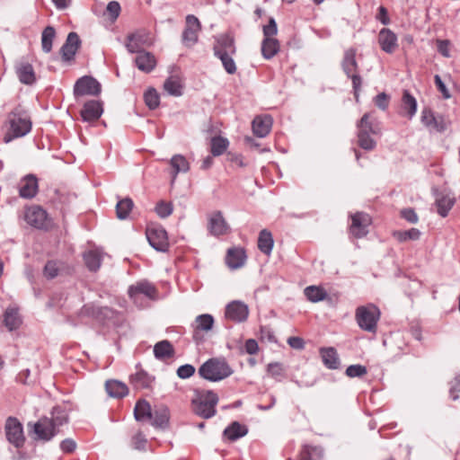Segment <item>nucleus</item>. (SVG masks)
I'll return each mask as SVG.
<instances>
[{
  "mask_svg": "<svg viewBox=\"0 0 460 460\" xmlns=\"http://www.w3.org/2000/svg\"><path fill=\"white\" fill-rule=\"evenodd\" d=\"M101 92V84L91 75L80 77L74 85V95L75 98L85 95L98 96Z\"/></svg>",
  "mask_w": 460,
  "mask_h": 460,
  "instance_id": "8",
  "label": "nucleus"
},
{
  "mask_svg": "<svg viewBox=\"0 0 460 460\" xmlns=\"http://www.w3.org/2000/svg\"><path fill=\"white\" fill-rule=\"evenodd\" d=\"M157 61L155 57L148 51L139 52L135 58L136 66L144 73L152 72L156 66Z\"/></svg>",
  "mask_w": 460,
  "mask_h": 460,
  "instance_id": "24",
  "label": "nucleus"
},
{
  "mask_svg": "<svg viewBox=\"0 0 460 460\" xmlns=\"http://www.w3.org/2000/svg\"><path fill=\"white\" fill-rule=\"evenodd\" d=\"M164 89L171 95L181 96L182 94V84L178 76H169L164 84Z\"/></svg>",
  "mask_w": 460,
  "mask_h": 460,
  "instance_id": "46",
  "label": "nucleus"
},
{
  "mask_svg": "<svg viewBox=\"0 0 460 460\" xmlns=\"http://www.w3.org/2000/svg\"><path fill=\"white\" fill-rule=\"evenodd\" d=\"M61 262L58 261H48L43 269V275L48 279H55L60 271Z\"/></svg>",
  "mask_w": 460,
  "mask_h": 460,
  "instance_id": "53",
  "label": "nucleus"
},
{
  "mask_svg": "<svg viewBox=\"0 0 460 460\" xmlns=\"http://www.w3.org/2000/svg\"><path fill=\"white\" fill-rule=\"evenodd\" d=\"M24 219L28 225L40 230H48L51 226V219L47 211L40 206L26 208Z\"/></svg>",
  "mask_w": 460,
  "mask_h": 460,
  "instance_id": "7",
  "label": "nucleus"
},
{
  "mask_svg": "<svg viewBox=\"0 0 460 460\" xmlns=\"http://www.w3.org/2000/svg\"><path fill=\"white\" fill-rule=\"evenodd\" d=\"M217 402V394L212 391H208L192 399L191 408L193 412L198 416L203 419H209L216 414Z\"/></svg>",
  "mask_w": 460,
  "mask_h": 460,
  "instance_id": "6",
  "label": "nucleus"
},
{
  "mask_svg": "<svg viewBox=\"0 0 460 460\" xmlns=\"http://www.w3.org/2000/svg\"><path fill=\"white\" fill-rule=\"evenodd\" d=\"M38 179L32 174L26 175L22 179L19 187V195L23 199H32L38 193Z\"/></svg>",
  "mask_w": 460,
  "mask_h": 460,
  "instance_id": "22",
  "label": "nucleus"
},
{
  "mask_svg": "<svg viewBox=\"0 0 460 460\" xmlns=\"http://www.w3.org/2000/svg\"><path fill=\"white\" fill-rule=\"evenodd\" d=\"M195 373V367L190 364H185L178 367L177 376L181 379L192 376Z\"/></svg>",
  "mask_w": 460,
  "mask_h": 460,
  "instance_id": "59",
  "label": "nucleus"
},
{
  "mask_svg": "<svg viewBox=\"0 0 460 460\" xmlns=\"http://www.w3.org/2000/svg\"><path fill=\"white\" fill-rule=\"evenodd\" d=\"M103 112L102 102L100 101L91 100L86 102L81 111V117L84 121H96Z\"/></svg>",
  "mask_w": 460,
  "mask_h": 460,
  "instance_id": "19",
  "label": "nucleus"
},
{
  "mask_svg": "<svg viewBox=\"0 0 460 460\" xmlns=\"http://www.w3.org/2000/svg\"><path fill=\"white\" fill-rule=\"evenodd\" d=\"M367 373V367L362 365H350L346 369V375L349 377H361Z\"/></svg>",
  "mask_w": 460,
  "mask_h": 460,
  "instance_id": "56",
  "label": "nucleus"
},
{
  "mask_svg": "<svg viewBox=\"0 0 460 460\" xmlns=\"http://www.w3.org/2000/svg\"><path fill=\"white\" fill-rule=\"evenodd\" d=\"M273 244L274 241L271 233L267 229L261 230L258 237L259 250L262 253L270 255L272 252Z\"/></svg>",
  "mask_w": 460,
  "mask_h": 460,
  "instance_id": "39",
  "label": "nucleus"
},
{
  "mask_svg": "<svg viewBox=\"0 0 460 460\" xmlns=\"http://www.w3.org/2000/svg\"><path fill=\"white\" fill-rule=\"evenodd\" d=\"M33 432L36 439L49 441L59 432V429L54 426L49 418L41 417L33 424Z\"/></svg>",
  "mask_w": 460,
  "mask_h": 460,
  "instance_id": "14",
  "label": "nucleus"
},
{
  "mask_svg": "<svg viewBox=\"0 0 460 460\" xmlns=\"http://www.w3.org/2000/svg\"><path fill=\"white\" fill-rule=\"evenodd\" d=\"M213 52L222 63L225 71L229 75L236 73L237 66L234 60L237 49L235 40L232 33L226 32L215 38Z\"/></svg>",
  "mask_w": 460,
  "mask_h": 460,
  "instance_id": "2",
  "label": "nucleus"
},
{
  "mask_svg": "<svg viewBox=\"0 0 460 460\" xmlns=\"http://www.w3.org/2000/svg\"><path fill=\"white\" fill-rule=\"evenodd\" d=\"M371 224L372 218L367 213L357 212L351 215L349 234L357 239L365 237L368 234V227Z\"/></svg>",
  "mask_w": 460,
  "mask_h": 460,
  "instance_id": "12",
  "label": "nucleus"
},
{
  "mask_svg": "<svg viewBox=\"0 0 460 460\" xmlns=\"http://www.w3.org/2000/svg\"><path fill=\"white\" fill-rule=\"evenodd\" d=\"M320 355L324 366L330 369H337L340 366V359L336 349L332 347L321 348Z\"/></svg>",
  "mask_w": 460,
  "mask_h": 460,
  "instance_id": "31",
  "label": "nucleus"
},
{
  "mask_svg": "<svg viewBox=\"0 0 460 460\" xmlns=\"http://www.w3.org/2000/svg\"><path fill=\"white\" fill-rule=\"evenodd\" d=\"M422 121L426 126L432 127L438 132L444 131L447 128L444 119L436 117L430 111L423 112Z\"/></svg>",
  "mask_w": 460,
  "mask_h": 460,
  "instance_id": "42",
  "label": "nucleus"
},
{
  "mask_svg": "<svg viewBox=\"0 0 460 460\" xmlns=\"http://www.w3.org/2000/svg\"><path fill=\"white\" fill-rule=\"evenodd\" d=\"M249 315L248 305L243 302L234 300L227 304L225 309V317L233 323H243Z\"/></svg>",
  "mask_w": 460,
  "mask_h": 460,
  "instance_id": "15",
  "label": "nucleus"
},
{
  "mask_svg": "<svg viewBox=\"0 0 460 460\" xmlns=\"http://www.w3.org/2000/svg\"><path fill=\"white\" fill-rule=\"evenodd\" d=\"M417 102L416 99L409 93V91H403L402 97V111L401 114L406 115L409 119H411L416 113Z\"/></svg>",
  "mask_w": 460,
  "mask_h": 460,
  "instance_id": "34",
  "label": "nucleus"
},
{
  "mask_svg": "<svg viewBox=\"0 0 460 460\" xmlns=\"http://www.w3.org/2000/svg\"><path fill=\"white\" fill-rule=\"evenodd\" d=\"M153 424L157 427H164L167 425L169 421V412L167 409H161L159 411H155L153 413Z\"/></svg>",
  "mask_w": 460,
  "mask_h": 460,
  "instance_id": "54",
  "label": "nucleus"
},
{
  "mask_svg": "<svg viewBox=\"0 0 460 460\" xmlns=\"http://www.w3.org/2000/svg\"><path fill=\"white\" fill-rule=\"evenodd\" d=\"M357 49L349 48L344 51L341 67L345 75L351 79L354 96L358 102L359 92L362 85V77L359 75V67L356 60Z\"/></svg>",
  "mask_w": 460,
  "mask_h": 460,
  "instance_id": "5",
  "label": "nucleus"
},
{
  "mask_svg": "<svg viewBox=\"0 0 460 460\" xmlns=\"http://www.w3.org/2000/svg\"><path fill=\"white\" fill-rule=\"evenodd\" d=\"M437 206V211L438 213L445 217L447 216L449 210L452 208V207L455 204V199L450 198L447 194L443 193H438L436 196V202Z\"/></svg>",
  "mask_w": 460,
  "mask_h": 460,
  "instance_id": "36",
  "label": "nucleus"
},
{
  "mask_svg": "<svg viewBox=\"0 0 460 460\" xmlns=\"http://www.w3.org/2000/svg\"><path fill=\"white\" fill-rule=\"evenodd\" d=\"M267 371L275 378L284 376V368L280 363H270L267 367Z\"/></svg>",
  "mask_w": 460,
  "mask_h": 460,
  "instance_id": "60",
  "label": "nucleus"
},
{
  "mask_svg": "<svg viewBox=\"0 0 460 460\" xmlns=\"http://www.w3.org/2000/svg\"><path fill=\"white\" fill-rule=\"evenodd\" d=\"M229 141L221 136L213 137L210 140V152L214 156L223 155L228 148Z\"/></svg>",
  "mask_w": 460,
  "mask_h": 460,
  "instance_id": "45",
  "label": "nucleus"
},
{
  "mask_svg": "<svg viewBox=\"0 0 460 460\" xmlns=\"http://www.w3.org/2000/svg\"><path fill=\"white\" fill-rule=\"evenodd\" d=\"M149 244L158 252H165L169 249L167 232L161 226H148L146 231Z\"/></svg>",
  "mask_w": 460,
  "mask_h": 460,
  "instance_id": "9",
  "label": "nucleus"
},
{
  "mask_svg": "<svg viewBox=\"0 0 460 460\" xmlns=\"http://www.w3.org/2000/svg\"><path fill=\"white\" fill-rule=\"evenodd\" d=\"M22 317L17 307L9 306L4 313L3 323L8 331L17 330L22 325Z\"/></svg>",
  "mask_w": 460,
  "mask_h": 460,
  "instance_id": "28",
  "label": "nucleus"
},
{
  "mask_svg": "<svg viewBox=\"0 0 460 460\" xmlns=\"http://www.w3.org/2000/svg\"><path fill=\"white\" fill-rule=\"evenodd\" d=\"M358 130H365L368 134L379 135L381 128L378 121L374 119L371 113H365L357 124Z\"/></svg>",
  "mask_w": 460,
  "mask_h": 460,
  "instance_id": "30",
  "label": "nucleus"
},
{
  "mask_svg": "<svg viewBox=\"0 0 460 460\" xmlns=\"http://www.w3.org/2000/svg\"><path fill=\"white\" fill-rule=\"evenodd\" d=\"M105 388L110 396L115 398H122L128 393V386L117 380H109L105 384Z\"/></svg>",
  "mask_w": 460,
  "mask_h": 460,
  "instance_id": "35",
  "label": "nucleus"
},
{
  "mask_svg": "<svg viewBox=\"0 0 460 460\" xmlns=\"http://www.w3.org/2000/svg\"><path fill=\"white\" fill-rule=\"evenodd\" d=\"M208 230L211 234L219 236L228 233L229 226L221 211L212 213L208 220Z\"/></svg>",
  "mask_w": 460,
  "mask_h": 460,
  "instance_id": "21",
  "label": "nucleus"
},
{
  "mask_svg": "<svg viewBox=\"0 0 460 460\" xmlns=\"http://www.w3.org/2000/svg\"><path fill=\"white\" fill-rule=\"evenodd\" d=\"M84 261L87 269L95 272L102 265V255L96 250H90L84 253Z\"/></svg>",
  "mask_w": 460,
  "mask_h": 460,
  "instance_id": "43",
  "label": "nucleus"
},
{
  "mask_svg": "<svg viewBox=\"0 0 460 460\" xmlns=\"http://www.w3.org/2000/svg\"><path fill=\"white\" fill-rule=\"evenodd\" d=\"M264 38H273L278 32L277 23L274 18H270L269 23L262 28Z\"/></svg>",
  "mask_w": 460,
  "mask_h": 460,
  "instance_id": "57",
  "label": "nucleus"
},
{
  "mask_svg": "<svg viewBox=\"0 0 460 460\" xmlns=\"http://www.w3.org/2000/svg\"><path fill=\"white\" fill-rule=\"evenodd\" d=\"M246 261L245 251L243 248H230L227 251L226 262L230 269L236 270L243 266Z\"/></svg>",
  "mask_w": 460,
  "mask_h": 460,
  "instance_id": "26",
  "label": "nucleus"
},
{
  "mask_svg": "<svg viewBox=\"0 0 460 460\" xmlns=\"http://www.w3.org/2000/svg\"><path fill=\"white\" fill-rule=\"evenodd\" d=\"M145 103L150 110L156 109L160 104V96L155 88H149L144 93Z\"/></svg>",
  "mask_w": 460,
  "mask_h": 460,
  "instance_id": "52",
  "label": "nucleus"
},
{
  "mask_svg": "<svg viewBox=\"0 0 460 460\" xmlns=\"http://www.w3.org/2000/svg\"><path fill=\"white\" fill-rule=\"evenodd\" d=\"M381 312L374 304L358 306L355 311V319L358 327L365 332L376 334Z\"/></svg>",
  "mask_w": 460,
  "mask_h": 460,
  "instance_id": "4",
  "label": "nucleus"
},
{
  "mask_svg": "<svg viewBox=\"0 0 460 460\" xmlns=\"http://www.w3.org/2000/svg\"><path fill=\"white\" fill-rule=\"evenodd\" d=\"M378 43L383 51L392 54L398 47L397 36L390 29L383 28L378 34Z\"/></svg>",
  "mask_w": 460,
  "mask_h": 460,
  "instance_id": "20",
  "label": "nucleus"
},
{
  "mask_svg": "<svg viewBox=\"0 0 460 460\" xmlns=\"http://www.w3.org/2000/svg\"><path fill=\"white\" fill-rule=\"evenodd\" d=\"M233 370L225 358H212L199 368V375L208 381L217 382L231 376Z\"/></svg>",
  "mask_w": 460,
  "mask_h": 460,
  "instance_id": "3",
  "label": "nucleus"
},
{
  "mask_svg": "<svg viewBox=\"0 0 460 460\" xmlns=\"http://www.w3.org/2000/svg\"><path fill=\"white\" fill-rule=\"evenodd\" d=\"M280 49L279 41L275 38H264L261 42V55L265 59H271Z\"/></svg>",
  "mask_w": 460,
  "mask_h": 460,
  "instance_id": "33",
  "label": "nucleus"
},
{
  "mask_svg": "<svg viewBox=\"0 0 460 460\" xmlns=\"http://www.w3.org/2000/svg\"><path fill=\"white\" fill-rule=\"evenodd\" d=\"M81 314L85 316L105 323L116 318L118 312L109 306H99L93 304L84 305L81 309Z\"/></svg>",
  "mask_w": 460,
  "mask_h": 460,
  "instance_id": "11",
  "label": "nucleus"
},
{
  "mask_svg": "<svg viewBox=\"0 0 460 460\" xmlns=\"http://www.w3.org/2000/svg\"><path fill=\"white\" fill-rule=\"evenodd\" d=\"M72 194L63 191L61 190H55V197L53 198L54 201L62 205H66L70 202L72 198Z\"/></svg>",
  "mask_w": 460,
  "mask_h": 460,
  "instance_id": "62",
  "label": "nucleus"
},
{
  "mask_svg": "<svg viewBox=\"0 0 460 460\" xmlns=\"http://www.w3.org/2000/svg\"><path fill=\"white\" fill-rule=\"evenodd\" d=\"M434 83L437 86L438 91L441 93L444 99L447 100L451 97L448 89L447 88L446 84H444V82L442 81L441 77L438 75H436L434 76Z\"/></svg>",
  "mask_w": 460,
  "mask_h": 460,
  "instance_id": "63",
  "label": "nucleus"
},
{
  "mask_svg": "<svg viewBox=\"0 0 460 460\" xmlns=\"http://www.w3.org/2000/svg\"><path fill=\"white\" fill-rule=\"evenodd\" d=\"M5 437L7 440L16 448L23 447L25 437L22 423L14 417H8L5 425Z\"/></svg>",
  "mask_w": 460,
  "mask_h": 460,
  "instance_id": "10",
  "label": "nucleus"
},
{
  "mask_svg": "<svg viewBox=\"0 0 460 460\" xmlns=\"http://www.w3.org/2000/svg\"><path fill=\"white\" fill-rule=\"evenodd\" d=\"M134 415L138 421L151 420L153 412L149 402L146 400H138L134 409Z\"/></svg>",
  "mask_w": 460,
  "mask_h": 460,
  "instance_id": "40",
  "label": "nucleus"
},
{
  "mask_svg": "<svg viewBox=\"0 0 460 460\" xmlns=\"http://www.w3.org/2000/svg\"><path fill=\"white\" fill-rule=\"evenodd\" d=\"M400 216L402 218L405 219L407 222L411 224H416L419 221L418 215L415 210L411 208H406L400 211Z\"/></svg>",
  "mask_w": 460,
  "mask_h": 460,
  "instance_id": "58",
  "label": "nucleus"
},
{
  "mask_svg": "<svg viewBox=\"0 0 460 460\" xmlns=\"http://www.w3.org/2000/svg\"><path fill=\"white\" fill-rule=\"evenodd\" d=\"M5 125L6 131L3 140L7 144L26 136L31 130L32 122L27 111L18 105L8 113Z\"/></svg>",
  "mask_w": 460,
  "mask_h": 460,
  "instance_id": "1",
  "label": "nucleus"
},
{
  "mask_svg": "<svg viewBox=\"0 0 460 460\" xmlns=\"http://www.w3.org/2000/svg\"><path fill=\"white\" fill-rule=\"evenodd\" d=\"M53 422L54 426L59 429V427L67 423L68 421V413L67 411L62 408L61 406H55L51 411V417L49 418Z\"/></svg>",
  "mask_w": 460,
  "mask_h": 460,
  "instance_id": "49",
  "label": "nucleus"
},
{
  "mask_svg": "<svg viewBox=\"0 0 460 460\" xmlns=\"http://www.w3.org/2000/svg\"><path fill=\"white\" fill-rule=\"evenodd\" d=\"M128 296L137 304L141 296H144L149 299H155L157 296V290L155 287L148 281H140L136 285H132L128 288Z\"/></svg>",
  "mask_w": 460,
  "mask_h": 460,
  "instance_id": "17",
  "label": "nucleus"
},
{
  "mask_svg": "<svg viewBox=\"0 0 460 460\" xmlns=\"http://www.w3.org/2000/svg\"><path fill=\"white\" fill-rule=\"evenodd\" d=\"M130 384L137 390L152 389L155 377L143 369L137 370L129 377Z\"/></svg>",
  "mask_w": 460,
  "mask_h": 460,
  "instance_id": "25",
  "label": "nucleus"
},
{
  "mask_svg": "<svg viewBox=\"0 0 460 460\" xmlns=\"http://www.w3.org/2000/svg\"><path fill=\"white\" fill-rule=\"evenodd\" d=\"M106 11L112 21L116 20L120 13V5L117 1H111L108 4Z\"/></svg>",
  "mask_w": 460,
  "mask_h": 460,
  "instance_id": "64",
  "label": "nucleus"
},
{
  "mask_svg": "<svg viewBox=\"0 0 460 460\" xmlns=\"http://www.w3.org/2000/svg\"><path fill=\"white\" fill-rule=\"evenodd\" d=\"M272 123L270 115L256 116L252 122L253 134L259 137H266L270 132Z\"/></svg>",
  "mask_w": 460,
  "mask_h": 460,
  "instance_id": "23",
  "label": "nucleus"
},
{
  "mask_svg": "<svg viewBox=\"0 0 460 460\" xmlns=\"http://www.w3.org/2000/svg\"><path fill=\"white\" fill-rule=\"evenodd\" d=\"M170 164L172 168V181H175L178 173L187 172L190 170V164L181 155H175L171 158Z\"/></svg>",
  "mask_w": 460,
  "mask_h": 460,
  "instance_id": "38",
  "label": "nucleus"
},
{
  "mask_svg": "<svg viewBox=\"0 0 460 460\" xmlns=\"http://www.w3.org/2000/svg\"><path fill=\"white\" fill-rule=\"evenodd\" d=\"M393 237L396 239L399 243H404L407 241H416L419 240L421 233L417 228H411L409 230H396L392 234Z\"/></svg>",
  "mask_w": 460,
  "mask_h": 460,
  "instance_id": "44",
  "label": "nucleus"
},
{
  "mask_svg": "<svg viewBox=\"0 0 460 460\" xmlns=\"http://www.w3.org/2000/svg\"><path fill=\"white\" fill-rule=\"evenodd\" d=\"M81 46V40L76 32H69L66 42L60 49L62 59L66 62L71 61Z\"/></svg>",
  "mask_w": 460,
  "mask_h": 460,
  "instance_id": "18",
  "label": "nucleus"
},
{
  "mask_svg": "<svg viewBox=\"0 0 460 460\" xmlns=\"http://www.w3.org/2000/svg\"><path fill=\"white\" fill-rule=\"evenodd\" d=\"M152 40L149 33L146 31H137L134 33L128 34L126 40V48L130 53H136L145 51L143 48L145 46H150Z\"/></svg>",
  "mask_w": 460,
  "mask_h": 460,
  "instance_id": "16",
  "label": "nucleus"
},
{
  "mask_svg": "<svg viewBox=\"0 0 460 460\" xmlns=\"http://www.w3.org/2000/svg\"><path fill=\"white\" fill-rule=\"evenodd\" d=\"M371 135L365 130H358V143L361 148L369 151L376 147V143L371 137Z\"/></svg>",
  "mask_w": 460,
  "mask_h": 460,
  "instance_id": "51",
  "label": "nucleus"
},
{
  "mask_svg": "<svg viewBox=\"0 0 460 460\" xmlns=\"http://www.w3.org/2000/svg\"><path fill=\"white\" fill-rule=\"evenodd\" d=\"M214 318L211 314H204L196 317L194 331L199 332H208L213 328Z\"/></svg>",
  "mask_w": 460,
  "mask_h": 460,
  "instance_id": "47",
  "label": "nucleus"
},
{
  "mask_svg": "<svg viewBox=\"0 0 460 460\" xmlns=\"http://www.w3.org/2000/svg\"><path fill=\"white\" fill-rule=\"evenodd\" d=\"M389 101H390V97L385 93H381L377 94L374 99V102H375L376 106L383 111L387 109V107L389 105Z\"/></svg>",
  "mask_w": 460,
  "mask_h": 460,
  "instance_id": "61",
  "label": "nucleus"
},
{
  "mask_svg": "<svg viewBox=\"0 0 460 460\" xmlns=\"http://www.w3.org/2000/svg\"><path fill=\"white\" fill-rule=\"evenodd\" d=\"M154 355L158 360L167 361L174 357L175 349L169 341L164 340L155 344Z\"/></svg>",
  "mask_w": 460,
  "mask_h": 460,
  "instance_id": "27",
  "label": "nucleus"
},
{
  "mask_svg": "<svg viewBox=\"0 0 460 460\" xmlns=\"http://www.w3.org/2000/svg\"><path fill=\"white\" fill-rule=\"evenodd\" d=\"M17 75L24 84H32L36 81L34 69L29 63H21L17 66Z\"/></svg>",
  "mask_w": 460,
  "mask_h": 460,
  "instance_id": "37",
  "label": "nucleus"
},
{
  "mask_svg": "<svg viewBox=\"0 0 460 460\" xmlns=\"http://www.w3.org/2000/svg\"><path fill=\"white\" fill-rule=\"evenodd\" d=\"M200 30L201 24L199 19L192 14L187 15L186 26L181 36L183 44L188 48L195 45L199 40V31Z\"/></svg>",
  "mask_w": 460,
  "mask_h": 460,
  "instance_id": "13",
  "label": "nucleus"
},
{
  "mask_svg": "<svg viewBox=\"0 0 460 460\" xmlns=\"http://www.w3.org/2000/svg\"><path fill=\"white\" fill-rule=\"evenodd\" d=\"M134 208L133 200L127 197L118 200L116 205V216L120 220H125L128 217L130 212Z\"/></svg>",
  "mask_w": 460,
  "mask_h": 460,
  "instance_id": "41",
  "label": "nucleus"
},
{
  "mask_svg": "<svg viewBox=\"0 0 460 460\" xmlns=\"http://www.w3.org/2000/svg\"><path fill=\"white\" fill-rule=\"evenodd\" d=\"M304 293L306 298L313 303L323 301L328 296L327 292L323 288L316 286L305 288Z\"/></svg>",
  "mask_w": 460,
  "mask_h": 460,
  "instance_id": "48",
  "label": "nucleus"
},
{
  "mask_svg": "<svg viewBox=\"0 0 460 460\" xmlns=\"http://www.w3.org/2000/svg\"><path fill=\"white\" fill-rule=\"evenodd\" d=\"M56 36V31L52 26H47L41 34L42 50L49 53L52 49V43Z\"/></svg>",
  "mask_w": 460,
  "mask_h": 460,
  "instance_id": "50",
  "label": "nucleus"
},
{
  "mask_svg": "<svg viewBox=\"0 0 460 460\" xmlns=\"http://www.w3.org/2000/svg\"><path fill=\"white\" fill-rule=\"evenodd\" d=\"M324 451L321 446L305 444L299 452L298 460H323Z\"/></svg>",
  "mask_w": 460,
  "mask_h": 460,
  "instance_id": "29",
  "label": "nucleus"
},
{
  "mask_svg": "<svg viewBox=\"0 0 460 460\" xmlns=\"http://www.w3.org/2000/svg\"><path fill=\"white\" fill-rule=\"evenodd\" d=\"M247 432L248 429L245 425H242L238 421H234L225 429L223 436L230 441H235L244 437Z\"/></svg>",
  "mask_w": 460,
  "mask_h": 460,
  "instance_id": "32",
  "label": "nucleus"
},
{
  "mask_svg": "<svg viewBox=\"0 0 460 460\" xmlns=\"http://www.w3.org/2000/svg\"><path fill=\"white\" fill-rule=\"evenodd\" d=\"M155 210L160 217L165 218L172 213V205L170 202L161 200L156 204Z\"/></svg>",
  "mask_w": 460,
  "mask_h": 460,
  "instance_id": "55",
  "label": "nucleus"
}]
</instances>
